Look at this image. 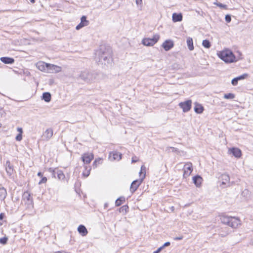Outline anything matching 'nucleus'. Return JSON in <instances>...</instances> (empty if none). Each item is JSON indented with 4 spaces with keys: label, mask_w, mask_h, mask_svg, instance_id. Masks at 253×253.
<instances>
[{
    "label": "nucleus",
    "mask_w": 253,
    "mask_h": 253,
    "mask_svg": "<svg viewBox=\"0 0 253 253\" xmlns=\"http://www.w3.org/2000/svg\"><path fill=\"white\" fill-rule=\"evenodd\" d=\"M194 110L196 113L198 114H201L204 111V107L201 104L196 103L194 107Z\"/></svg>",
    "instance_id": "a878e982"
},
{
    "label": "nucleus",
    "mask_w": 253,
    "mask_h": 253,
    "mask_svg": "<svg viewBox=\"0 0 253 253\" xmlns=\"http://www.w3.org/2000/svg\"><path fill=\"white\" fill-rule=\"evenodd\" d=\"M170 244V242H167L166 243H165L163 246H162L161 247H163V249L165 247H167V246H169Z\"/></svg>",
    "instance_id": "c03bdc74"
},
{
    "label": "nucleus",
    "mask_w": 253,
    "mask_h": 253,
    "mask_svg": "<svg viewBox=\"0 0 253 253\" xmlns=\"http://www.w3.org/2000/svg\"><path fill=\"white\" fill-rule=\"evenodd\" d=\"M98 62H101L102 64H105L106 63H109L111 60V54L108 52L98 51Z\"/></svg>",
    "instance_id": "423d86ee"
},
{
    "label": "nucleus",
    "mask_w": 253,
    "mask_h": 253,
    "mask_svg": "<svg viewBox=\"0 0 253 253\" xmlns=\"http://www.w3.org/2000/svg\"><path fill=\"white\" fill-rule=\"evenodd\" d=\"M7 196V191L5 188L2 187L0 188V200L3 201Z\"/></svg>",
    "instance_id": "393cba45"
},
{
    "label": "nucleus",
    "mask_w": 253,
    "mask_h": 253,
    "mask_svg": "<svg viewBox=\"0 0 253 253\" xmlns=\"http://www.w3.org/2000/svg\"><path fill=\"white\" fill-rule=\"evenodd\" d=\"M248 76V75L247 74H244L242 75H241L240 76L236 77V78L237 79L238 81H239V80L245 79Z\"/></svg>",
    "instance_id": "c9c22d12"
},
{
    "label": "nucleus",
    "mask_w": 253,
    "mask_h": 253,
    "mask_svg": "<svg viewBox=\"0 0 253 253\" xmlns=\"http://www.w3.org/2000/svg\"><path fill=\"white\" fill-rule=\"evenodd\" d=\"M125 201V198L124 197H120L118 198L115 202V205L116 206H120Z\"/></svg>",
    "instance_id": "c85d7f7f"
},
{
    "label": "nucleus",
    "mask_w": 253,
    "mask_h": 253,
    "mask_svg": "<svg viewBox=\"0 0 253 253\" xmlns=\"http://www.w3.org/2000/svg\"><path fill=\"white\" fill-rule=\"evenodd\" d=\"M51 96L49 92H44L42 95V99L46 102H49L51 100Z\"/></svg>",
    "instance_id": "bb28decb"
},
{
    "label": "nucleus",
    "mask_w": 253,
    "mask_h": 253,
    "mask_svg": "<svg viewBox=\"0 0 253 253\" xmlns=\"http://www.w3.org/2000/svg\"><path fill=\"white\" fill-rule=\"evenodd\" d=\"M128 209V207L127 205H125L120 208V211L122 212H126Z\"/></svg>",
    "instance_id": "72a5a7b5"
},
{
    "label": "nucleus",
    "mask_w": 253,
    "mask_h": 253,
    "mask_svg": "<svg viewBox=\"0 0 253 253\" xmlns=\"http://www.w3.org/2000/svg\"><path fill=\"white\" fill-rule=\"evenodd\" d=\"M30 0L31 1V2L34 3L35 0Z\"/></svg>",
    "instance_id": "864d4df0"
},
{
    "label": "nucleus",
    "mask_w": 253,
    "mask_h": 253,
    "mask_svg": "<svg viewBox=\"0 0 253 253\" xmlns=\"http://www.w3.org/2000/svg\"><path fill=\"white\" fill-rule=\"evenodd\" d=\"M220 180L222 181V184L226 186H230V176L227 173H223L220 175Z\"/></svg>",
    "instance_id": "4468645a"
},
{
    "label": "nucleus",
    "mask_w": 253,
    "mask_h": 253,
    "mask_svg": "<svg viewBox=\"0 0 253 253\" xmlns=\"http://www.w3.org/2000/svg\"><path fill=\"white\" fill-rule=\"evenodd\" d=\"M182 239H183V237L180 236V237H175L174 238V240H182Z\"/></svg>",
    "instance_id": "09e8293b"
},
{
    "label": "nucleus",
    "mask_w": 253,
    "mask_h": 253,
    "mask_svg": "<svg viewBox=\"0 0 253 253\" xmlns=\"http://www.w3.org/2000/svg\"><path fill=\"white\" fill-rule=\"evenodd\" d=\"M170 148L172 150V151L173 152H178V150L177 148H174V147H170Z\"/></svg>",
    "instance_id": "49530a36"
},
{
    "label": "nucleus",
    "mask_w": 253,
    "mask_h": 253,
    "mask_svg": "<svg viewBox=\"0 0 253 253\" xmlns=\"http://www.w3.org/2000/svg\"><path fill=\"white\" fill-rule=\"evenodd\" d=\"M22 202L24 203L27 209H31L34 207L33 199L28 191L25 192L23 193L22 195Z\"/></svg>",
    "instance_id": "20e7f679"
},
{
    "label": "nucleus",
    "mask_w": 253,
    "mask_h": 253,
    "mask_svg": "<svg viewBox=\"0 0 253 253\" xmlns=\"http://www.w3.org/2000/svg\"><path fill=\"white\" fill-rule=\"evenodd\" d=\"M138 161V159H137L136 157H133L132 158L131 162L132 163H135Z\"/></svg>",
    "instance_id": "79ce46f5"
},
{
    "label": "nucleus",
    "mask_w": 253,
    "mask_h": 253,
    "mask_svg": "<svg viewBox=\"0 0 253 253\" xmlns=\"http://www.w3.org/2000/svg\"><path fill=\"white\" fill-rule=\"evenodd\" d=\"M22 139V134L18 133V135L16 136L15 139L18 141H20Z\"/></svg>",
    "instance_id": "e433bc0d"
},
{
    "label": "nucleus",
    "mask_w": 253,
    "mask_h": 253,
    "mask_svg": "<svg viewBox=\"0 0 253 253\" xmlns=\"http://www.w3.org/2000/svg\"><path fill=\"white\" fill-rule=\"evenodd\" d=\"M220 220L222 223L232 228H236L241 224L240 219L235 217L223 215L221 216Z\"/></svg>",
    "instance_id": "f257e3e1"
},
{
    "label": "nucleus",
    "mask_w": 253,
    "mask_h": 253,
    "mask_svg": "<svg viewBox=\"0 0 253 253\" xmlns=\"http://www.w3.org/2000/svg\"><path fill=\"white\" fill-rule=\"evenodd\" d=\"M218 56L226 63H232L237 61L233 52L228 49L220 51L218 53Z\"/></svg>",
    "instance_id": "f03ea898"
},
{
    "label": "nucleus",
    "mask_w": 253,
    "mask_h": 253,
    "mask_svg": "<svg viewBox=\"0 0 253 253\" xmlns=\"http://www.w3.org/2000/svg\"><path fill=\"white\" fill-rule=\"evenodd\" d=\"M47 70L50 73H58L61 71V68L59 66L49 64Z\"/></svg>",
    "instance_id": "dca6fc26"
},
{
    "label": "nucleus",
    "mask_w": 253,
    "mask_h": 253,
    "mask_svg": "<svg viewBox=\"0 0 253 253\" xmlns=\"http://www.w3.org/2000/svg\"><path fill=\"white\" fill-rule=\"evenodd\" d=\"M163 249V247L159 248L156 251L154 252L153 253H159Z\"/></svg>",
    "instance_id": "37998d69"
},
{
    "label": "nucleus",
    "mask_w": 253,
    "mask_h": 253,
    "mask_svg": "<svg viewBox=\"0 0 253 253\" xmlns=\"http://www.w3.org/2000/svg\"><path fill=\"white\" fill-rule=\"evenodd\" d=\"M202 181V178L198 175L193 177V183L197 187H200L201 186Z\"/></svg>",
    "instance_id": "6ab92c4d"
},
{
    "label": "nucleus",
    "mask_w": 253,
    "mask_h": 253,
    "mask_svg": "<svg viewBox=\"0 0 253 253\" xmlns=\"http://www.w3.org/2000/svg\"><path fill=\"white\" fill-rule=\"evenodd\" d=\"M48 171L51 172L52 176L55 178L56 177V175H57L58 179L59 180H63L65 177L63 171L61 170L58 169L56 168L55 169L49 168L48 169Z\"/></svg>",
    "instance_id": "6e6552de"
},
{
    "label": "nucleus",
    "mask_w": 253,
    "mask_h": 253,
    "mask_svg": "<svg viewBox=\"0 0 253 253\" xmlns=\"http://www.w3.org/2000/svg\"><path fill=\"white\" fill-rule=\"evenodd\" d=\"M17 131L19 132V133L22 134L23 133V129L21 127H18L17 128Z\"/></svg>",
    "instance_id": "de8ad7c7"
},
{
    "label": "nucleus",
    "mask_w": 253,
    "mask_h": 253,
    "mask_svg": "<svg viewBox=\"0 0 253 253\" xmlns=\"http://www.w3.org/2000/svg\"><path fill=\"white\" fill-rule=\"evenodd\" d=\"M220 235H221V237H224L226 236V234H221Z\"/></svg>",
    "instance_id": "603ef678"
},
{
    "label": "nucleus",
    "mask_w": 253,
    "mask_h": 253,
    "mask_svg": "<svg viewBox=\"0 0 253 253\" xmlns=\"http://www.w3.org/2000/svg\"><path fill=\"white\" fill-rule=\"evenodd\" d=\"M172 21L174 22H180L182 20V15L181 13H174L172 14Z\"/></svg>",
    "instance_id": "5701e85b"
},
{
    "label": "nucleus",
    "mask_w": 253,
    "mask_h": 253,
    "mask_svg": "<svg viewBox=\"0 0 253 253\" xmlns=\"http://www.w3.org/2000/svg\"><path fill=\"white\" fill-rule=\"evenodd\" d=\"M202 45L207 48H209L211 46L210 42L207 40H205L203 41Z\"/></svg>",
    "instance_id": "7c9ffc66"
},
{
    "label": "nucleus",
    "mask_w": 253,
    "mask_h": 253,
    "mask_svg": "<svg viewBox=\"0 0 253 253\" xmlns=\"http://www.w3.org/2000/svg\"><path fill=\"white\" fill-rule=\"evenodd\" d=\"M183 176L187 177L189 176L193 171V167L191 163H186L183 168Z\"/></svg>",
    "instance_id": "9d476101"
},
{
    "label": "nucleus",
    "mask_w": 253,
    "mask_h": 253,
    "mask_svg": "<svg viewBox=\"0 0 253 253\" xmlns=\"http://www.w3.org/2000/svg\"><path fill=\"white\" fill-rule=\"evenodd\" d=\"M238 80L236 78H234L232 81H231V83L232 84V85H236L237 84H238Z\"/></svg>",
    "instance_id": "4c0bfd02"
},
{
    "label": "nucleus",
    "mask_w": 253,
    "mask_h": 253,
    "mask_svg": "<svg viewBox=\"0 0 253 253\" xmlns=\"http://www.w3.org/2000/svg\"><path fill=\"white\" fill-rule=\"evenodd\" d=\"M102 160L101 158L96 159L93 163V166L96 168L98 164H100L102 163Z\"/></svg>",
    "instance_id": "473e14b6"
},
{
    "label": "nucleus",
    "mask_w": 253,
    "mask_h": 253,
    "mask_svg": "<svg viewBox=\"0 0 253 253\" xmlns=\"http://www.w3.org/2000/svg\"><path fill=\"white\" fill-rule=\"evenodd\" d=\"M0 60L6 64H12L14 62V59L9 57H2L0 58Z\"/></svg>",
    "instance_id": "aec40b11"
},
{
    "label": "nucleus",
    "mask_w": 253,
    "mask_h": 253,
    "mask_svg": "<svg viewBox=\"0 0 253 253\" xmlns=\"http://www.w3.org/2000/svg\"><path fill=\"white\" fill-rule=\"evenodd\" d=\"M78 231L79 233L83 236H84L87 235L88 231L86 227L83 225H80L78 228Z\"/></svg>",
    "instance_id": "4be33fe9"
},
{
    "label": "nucleus",
    "mask_w": 253,
    "mask_h": 253,
    "mask_svg": "<svg viewBox=\"0 0 253 253\" xmlns=\"http://www.w3.org/2000/svg\"><path fill=\"white\" fill-rule=\"evenodd\" d=\"M4 214L3 213L0 214V220H2L3 218Z\"/></svg>",
    "instance_id": "8fccbe9b"
},
{
    "label": "nucleus",
    "mask_w": 253,
    "mask_h": 253,
    "mask_svg": "<svg viewBox=\"0 0 253 253\" xmlns=\"http://www.w3.org/2000/svg\"><path fill=\"white\" fill-rule=\"evenodd\" d=\"M38 176H39V177H42V174L41 172H39L38 173Z\"/></svg>",
    "instance_id": "3c124183"
},
{
    "label": "nucleus",
    "mask_w": 253,
    "mask_h": 253,
    "mask_svg": "<svg viewBox=\"0 0 253 253\" xmlns=\"http://www.w3.org/2000/svg\"><path fill=\"white\" fill-rule=\"evenodd\" d=\"M191 105L192 101L191 100H188L179 103V106L182 109L183 112L189 111L191 108Z\"/></svg>",
    "instance_id": "1a4fd4ad"
},
{
    "label": "nucleus",
    "mask_w": 253,
    "mask_h": 253,
    "mask_svg": "<svg viewBox=\"0 0 253 253\" xmlns=\"http://www.w3.org/2000/svg\"><path fill=\"white\" fill-rule=\"evenodd\" d=\"M187 44L188 47L190 50H192L194 49V46L193 43V40L192 38L189 37L187 39Z\"/></svg>",
    "instance_id": "cd10ccee"
},
{
    "label": "nucleus",
    "mask_w": 253,
    "mask_h": 253,
    "mask_svg": "<svg viewBox=\"0 0 253 253\" xmlns=\"http://www.w3.org/2000/svg\"><path fill=\"white\" fill-rule=\"evenodd\" d=\"M8 240V238L7 237H3L0 238V243L2 245H5L6 244Z\"/></svg>",
    "instance_id": "f704fd0d"
},
{
    "label": "nucleus",
    "mask_w": 253,
    "mask_h": 253,
    "mask_svg": "<svg viewBox=\"0 0 253 253\" xmlns=\"http://www.w3.org/2000/svg\"><path fill=\"white\" fill-rule=\"evenodd\" d=\"M135 2L137 5H141L142 3V0H135Z\"/></svg>",
    "instance_id": "a18cd8bd"
},
{
    "label": "nucleus",
    "mask_w": 253,
    "mask_h": 253,
    "mask_svg": "<svg viewBox=\"0 0 253 253\" xmlns=\"http://www.w3.org/2000/svg\"><path fill=\"white\" fill-rule=\"evenodd\" d=\"M109 159L111 161H119L122 159V154L119 152L113 151L110 153Z\"/></svg>",
    "instance_id": "ddd939ff"
},
{
    "label": "nucleus",
    "mask_w": 253,
    "mask_h": 253,
    "mask_svg": "<svg viewBox=\"0 0 253 253\" xmlns=\"http://www.w3.org/2000/svg\"><path fill=\"white\" fill-rule=\"evenodd\" d=\"M93 158L92 153H86L83 155L82 159L84 164H88L93 159Z\"/></svg>",
    "instance_id": "9b49d317"
},
{
    "label": "nucleus",
    "mask_w": 253,
    "mask_h": 253,
    "mask_svg": "<svg viewBox=\"0 0 253 253\" xmlns=\"http://www.w3.org/2000/svg\"><path fill=\"white\" fill-rule=\"evenodd\" d=\"M234 97L235 95L231 93L225 94L224 95V98L227 99H232L234 98Z\"/></svg>",
    "instance_id": "2f4dec72"
},
{
    "label": "nucleus",
    "mask_w": 253,
    "mask_h": 253,
    "mask_svg": "<svg viewBox=\"0 0 253 253\" xmlns=\"http://www.w3.org/2000/svg\"><path fill=\"white\" fill-rule=\"evenodd\" d=\"M5 170L9 176H11L13 173V166L8 160L6 161L5 164Z\"/></svg>",
    "instance_id": "a211bd4d"
},
{
    "label": "nucleus",
    "mask_w": 253,
    "mask_h": 253,
    "mask_svg": "<svg viewBox=\"0 0 253 253\" xmlns=\"http://www.w3.org/2000/svg\"><path fill=\"white\" fill-rule=\"evenodd\" d=\"M84 170L83 171V175L85 177H87L89 174H90V170H91V168L90 167H88L87 166H84Z\"/></svg>",
    "instance_id": "c756f323"
},
{
    "label": "nucleus",
    "mask_w": 253,
    "mask_h": 253,
    "mask_svg": "<svg viewBox=\"0 0 253 253\" xmlns=\"http://www.w3.org/2000/svg\"><path fill=\"white\" fill-rule=\"evenodd\" d=\"M48 63H46L43 62H39L37 64V68L41 71H45L46 69L47 70V67H48Z\"/></svg>",
    "instance_id": "412c9836"
},
{
    "label": "nucleus",
    "mask_w": 253,
    "mask_h": 253,
    "mask_svg": "<svg viewBox=\"0 0 253 253\" xmlns=\"http://www.w3.org/2000/svg\"><path fill=\"white\" fill-rule=\"evenodd\" d=\"M160 36L155 35L152 38H145L142 41V43L146 46H152L154 45L159 40Z\"/></svg>",
    "instance_id": "0eeeda50"
},
{
    "label": "nucleus",
    "mask_w": 253,
    "mask_h": 253,
    "mask_svg": "<svg viewBox=\"0 0 253 253\" xmlns=\"http://www.w3.org/2000/svg\"><path fill=\"white\" fill-rule=\"evenodd\" d=\"M218 6L220 7H221V8H224L226 7V5H224L222 3H215Z\"/></svg>",
    "instance_id": "a19ab883"
},
{
    "label": "nucleus",
    "mask_w": 253,
    "mask_h": 253,
    "mask_svg": "<svg viewBox=\"0 0 253 253\" xmlns=\"http://www.w3.org/2000/svg\"><path fill=\"white\" fill-rule=\"evenodd\" d=\"M47 178L45 177H42V179L39 181V184L44 183L46 182Z\"/></svg>",
    "instance_id": "58836bf2"
},
{
    "label": "nucleus",
    "mask_w": 253,
    "mask_h": 253,
    "mask_svg": "<svg viewBox=\"0 0 253 253\" xmlns=\"http://www.w3.org/2000/svg\"><path fill=\"white\" fill-rule=\"evenodd\" d=\"M174 45L173 42L171 40H166L162 44L163 47L166 51H169Z\"/></svg>",
    "instance_id": "f3484780"
},
{
    "label": "nucleus",
    "mask_w": 253,
    "mask_h": 253,
    "mask_svg": "<svg viewBox=\"0 0 253 253\" xmlns=\"http://www.w3.org/2000/svg\"><path fill=\"white\" fill-rule=\"evenodd\" d=\"M145 170H146V168L144 166H142L141 168V171L140 172V174H141V173L142 172H143V171H144V174L141 178H140L139 179H136L135 180H134L131 183V184L130 187V191L132 193H134L137 190L138 187L143 182V179L145 177Z\"/></svg>",
    "instance_id": "7ed1b4c3"
},
{
    "label": "nucleus",
    "mask_w": 253,
    "mask_h": 253,
    "mask_svg": "<svg viewBox=\"0 0 253 253\" xmlns=\"http://www.w3.org/2000/svg\"><path fill=\"white\" fill-rule=\"evenodd\" d=\"M53 136V130L51 128H47L43 133L42 137L44 140H49Z\"/></svg>",
    "instance_id": "2eb2a0df"
},
{
    "label": "nucleus",
    "mask_w": 253,
    "mask_h": 253,
    "mask_svg": "<svg viewBox=\"0 0 253 253\" xmlns=\"http://www.w3.org/2000/svg\"><path fill=\"white\" fill-rule=\"evenodd\" d=\"M225 20L227 22L229 23L231 20V17L230 15H226L225 17Z\"/></svg>",
    "instance_id": "ea45409f"
},
{
    "label": "nucleus",
    "mask_w": 253,
    "mask_h": 253,
    "mask_svg": "<svg viewBox=\"0 0 253 253\" xmlns=\"http://www.w3.org/2000/svg\"><path fill=\"white\" fill-rule=\"evenodd\" d=\"M89 24V22L88 20H87L86 17L84 15L81 17V22L76 26V29L79 30L84 27L88 26Z\"/></svg>",
    "instance_id": "f8f14e48"
},
{
    "label": "nucleus",
    "mask_w": 253,
    "mask_h": 253,
    "mask_svg": "<svg viewBox=\"0 0 253 253\" xmlns=\"http://www.w3.org/2000/svg\"><path fill=\"white\" fill-rule=\"evenodd\" d=\"M96 76L97 74L95 73H89L87 71H84L81 72L80 77L84 81L89 83L94 81Z\"/></svg>",
    "instance_id": "39448f33"
},
{
    "label": "nucleus",
    "mask_w": 253,
    "mask_h": 253,
    "mask_svg": "<svg viewBox=\"0 0 253 253\" xmlns=\"http://www.w3.org/2000/svg\"><path fill=\"white\" fill-rule=\"evenodd\" d=\"M231 153L236 157L239 158L241 156V150L237 148H233L230 149Z\"/></svg>",
    "instance_id": "b1692460"
}]
</instances>
